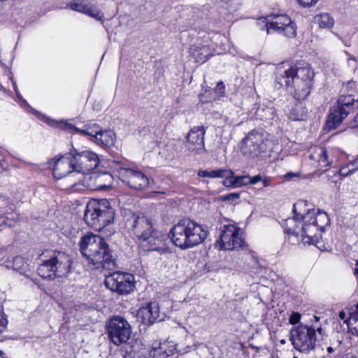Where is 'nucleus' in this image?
<instances>
[{"instance_id":"nucleus-1","label":"nucleus","mask_w":358,"mask_h":358,"mask_svg":"<svg viewBox=\"0 0 358 358\" xmlns=\"http://www.w3.org/2000/svg\"><path fill=\"white\" fill-rule=\"evenodd\" d=\"M292 212V217L282 221L285 232L299 237L304 245H315L320 248L322 232L330 224L327 213L314 208L306 200L297 201L293 205Z\"/></svg>"},{"instance_id":"nucleus-2","label":"nucleus","mask_w":358,"mask_h":358,"mask_svg":"<svg viewBox=\"0 0 358 358\" xmlns=\"http://www.w3.org/2000/svg\"><path fill=\"white\" fill-rule=\"evenodd\" d=\"M315 73L306 63L282 62L277 68L276 82L287 87L297 101L304 100L310 94Z\"/></svg>"},{"instance_id":"nucleus-3","label":"nucleus","mask_w":358,"mask_h":358,"mask_svg":"<svg viewBox=\"0 0 358 358\" xmlns=\"http://www.w3.org/2000/svg\"><path fill=\"white\" fill-rule=\"evenodd\" d=\"M79 245L82 255L96 268L110 269L115 265L112 251L100 236L87 234L80 238Z\"/></svg>"},{"instance_id":"nucleus-4","label":"nucleus","mask_w":358,"mask_h":358,"mask_svg":"<svg viewBox=\"0 0 358 358\" xmlns=\"http://www.w3.org/2000/svg\"><path fill=\"white\" fill-rule=\"evenodd\" d=\"M208 234L206 227L192 220L183 219L172 227L169 236L176 247L185 250L203 243Z\"/></svg>"},{"instance_id":"nucleus-5","label":"nucleus","mask_w":358,"mask_h":358,"mask_svg":"<svg viewBox=\"0 0 358 358\" xmlns=\"http://www.w3.org/2000/svg\"><path fill=\"white\" fill-rule=\"evenodd\" d=\"M115 211L106 199H91L86 206L84 221L90 227L97 231L103 230L112 223Z\"/></svg>"},{"instance_id":"nucleus-6","label":"nucleus","mask_w":358,"mask_h":358,"mask_svg":"<svg viewBox=\"0 0 358 358\" xmlns=\"http://www.w3.org/2000/svg\"><path fill=\"white\" fill-rule=\"evenodd\" d=\"M71 258L62 252H53L52 255L40 264L37 271L44 279L62 278L70 271Z\"/></svg>"},{"instance_id":"nucleus-7","label":"nucleus","mask_w":358,"mask_h":358,"mask_svg":"<svg viewBox=\"0 0 358 358\" xmlns=\"http://www.w3.org/2000/svg\"><path fill=\"white\" fill-rule=\"evenodd\" d=\"M272 145L271 136L268 132L255 129L249 132L242 140L241 150L243 155L255 158L271 150Z\"/></svg>"},{"instance_id":"nucleus-8","label":"nucleus","mask_w":358,"mask_h":358,"mask_svg":"<svg viewBox=\"0 0 358 358\" xmlns=\"http://www.w3.org/2000/svg\"><path fill=\"white\" fill-rule=\"evenodd\" d=\"M357 109H358V100L350 95L341 96L336 104L329 110L324 129L330 131L336 129L348 114Z\"/></svg>"},{"instance_id":"nucleus-9","label":"nucleus","mask_w":358,"mask_h":358,"mask_svg":"<svg viewBox=\"0 0 358 358\" xmlns=\"http://www.w3.org/2000/svg\"><path fill=\"white\" fill-rule=\"evenodd\" d=\"M316 331L321 334L322 329L300 324L290 331V340L294 348L303 353H309L315 348Z\"/></svg>"},{"instance_id":"nucleus-10","label":"nucleus","mask_w":358,"mask_h":358,"mask_svg":"<svg viewBox=\"0 0 358 358\" xmlns=\"http://www.w3.org/2000/svg\"><path fill=\"white\" fill-rule=\"evenodd\" d=\"M111 167L116 169L119 178L131 188L142 190L150 185L149 178L141 171L124 168L117 161L112 162Z\"/></svg>"},{"instance_id":"nucleus-11","label":"nucleus","mask_w":358,"mask_h":358,"mask_svg":"<svg viewBox=\"0 0 358 358\" xmlns=\"http://www.w3.org/2000/svg\"><path fill=\"white\" fill-rule=\"evenodd\" d=\"M220 230V238L216 242V246L220 250H231L244 247L245 241L242 238L241 229L236 224H224Z\"/></svg>"},{"instance_id":"nucleus-12","label":"nucleus","mask_w":358,"mask_h":358,"mask_svg":"<svg viewBox=\"0 0 358 358\" xmlns=\"http://www.w3.org/2000/svg\"><path fill=\"white\" fill-rule=\"evenodd\" d=\"M109 339L115 345L128 341L131 334V327L126 319L121 316H113L107 324Z\"/></svg>"},{"instance_id":"nucleus-13","label":"nucleus","mask_w":358,"mask_h":358,"mask_svg":"<svg viewBox=\"0 0 358 358\" xmlns=\"http://www.w3.org/2000/svg\"><path fill=\"white\" fill-rule=\"evenodd\" d=\"M105 285L112 292L127 295L135 288L134 276L129 273L113 272L106 277Z\"/></svg>"},{"instance_id":"nucleus-14","label":"nucleus","mask_w":358,"mask_h":358,"mask_svg":"<svg viewBox=\"0 0 358 358\" xmlns=\"http://www.w3.org/2000/svg\"><path fill=\"white\" fill-rule=\"evenodd\" d=\"M73 157L74 171L77 173L87 174L93 171L99 164L98 155L89 150H71Z\"/></svg>"},{"instance_id":"nucleus-15","label":"nucleus","mask_w":358,"mask_h":358,"mask_svg":"<svg viewBox=\"0 0 358 358\" xmlns=\"http://www.w3.org/2000/svg\"><path fill=\"white\" fill-rule=\"evenodd\" d=\"M269 23L268 34L273 31L288 38H292L296 36V24L287 15H270Z\"/></svg>"},{"instance_id":"nucleus-16","label":"nucleus","mask_w":358,"mask_h":358,"mask_svg":"<svg viewBox=\"0 0 358 358\" xmlns=\"http://www.w3.org/2000/svg\"><path fill=\"white\" fill-rule=\"evenodd\" d=\"M138 241L140 247L143 251H156L160 254L166 253L168 251L164 235L156 229H154Z\"/></svg>"},{"instance_id":"nucleus-17","label":"nucleus","mask_w":358,"mask_h":358,"mask_svg":"<svg viewBox=\"0 0 358 358\" xmlns=\"http://www.w3.org/2000/svg\"><path fill=\"white\" fill-rule=\"evenodd\" d=\"M206 130L203 127H194L187 136L186 148L190 152L197 155L205 152L204 136Z\"/></svg>"},{"instance_id":"nucleus-18","label":"nucleus","mask_w":358,"mask_h":358,"mask_svg":"<svg viewBox=\"0 0 358 358\" xmlns=\"http://www.w3.org/2000/svg\"><path fill=\"white\" fill-rule=\"evenodd\" d=\"M50 165H53L52 173L55 179H61L74 171L71 152L60 157L57 159H52Z\"/></svg>"},{"instance_id":"nucleus-19","label":"nucleus","mask_w":358,"mask_h":358,"mask_svg":"<svg viewBox=\"0 0 358 358\" xmlns=\"http://www.w3.org/2000/svg\"><path fill=\"white\" fill-rule=\"evenodd\" d=\"M68 6L74 11L83 13L99 21H103V13L95 5L85 0H73Z\"/></svg>"},{"instance_id":"nucleus-20","label":"nucleus","mask_w":358,"mask_h":358,"mask_svg":"<svg viewBox=\"0 0 358 358\" xmlns=\"http://www.w3.org/2000/svg\"><path fill=\"white\" fill-rule=\"evenodd\" d=\"M130 229L139 241L155 229L150 219L144 215H134Z\"/></svg>"},{"instance_id":"nucleus-21","label":"nucleus","mask_w":358,"mask_h":358,"mask_svg":"<svg viewBox=\"0 0 358 358\" xmlns=\"http://www.w3.org/2000/svg\"><path fill=\"white\" fill-rule=\"evenodd\" d=\"M138 315L142 319V322L145 324H152L156 321L162 320L159 315V305L153 301L141 307L138 312Z\"/></svg>"},{"instance_id":"nucleus-22","label":"nucleus","mask_w":358,"mask_h":358,"mask_svg":"<svg viewBox=\"0 0 358 358\" xmlns=\"http://www.w3.org/2000/svg\"><path fill=\"white\" fill-rule=\"evenodd\" d=\"M65 128L73 129L78 134L90 136V140L92 142L95 140V136L98 135L101 129L99 124L95 123L86 124L83 129H78L71 124H66Z\"/></svg>"},{"instance_id":"nucleus-23","label":"nucleus","mask_w":358,"mask_h":358,"mask_svg":"<svg viewBox=\"0 0 358 358\" xmlns=\"http://www.w3.org/2000/svg\"><path fill=\"white\" fill-rule=\"evenodd\" d=\"M190 54L197 63H204L212 55L211 50L208 45H194L190 48Z\"/></svg>"},{"instance_id":"nucleus-24","label":"nucleus","mask_w":358,"mask_h":358,"mask_svg":"<svg viewBox=\"0 0 358 358\" xmlns=\"http://www.w3.org/2000/svg\"><path fill=\"white\" fill-rule=\"evenodd\" d=\"M335 152L336 151L333 150H327L324 148H319L316 152L319 166L321 167H327L331 165L336 160Z\"/></svg>"},{"instance_id":"nucleus-25","label":"nucleus","mask_w":358,"mask_h":358,"mask_svg":"<svg viewBox=\"0 0 358 358\" xmlns=\"http://www.w3.org/2000/svg\"><path fill=\"white\" fill-rule=\"evenodd\" d=\"M115 135L111 130H102L101 129L97 136H95L94 143L105 147L114 145Z\"/></svg>"},{"instance_id":"nucleus-26","label":"nucleus","mask_w":358,"mask_h":358,"mask_svg":"<svg viewBox=\"0 0 358 358\" xmlns=\"http://www.w3.org/2000/svg\"><path fill=\"white\" fill-rule=\"evenodd\" d=\"M306 112L303 103L298 101L289 109L288 117L294 121L303 120L306 116Z\"/></svg>"},{"instance_id":"nucleus-27","label":"nucleus","mask_w":358,"mask_h":358,"mask_svg":"<svg viewBox=\"0 0 358 358\" xmlns=\"http://www.w3.org/2000/svg\"><path fill=\"white\" fill-rule=\"evenodd\" d=\"M345 322L349 331L358 336V303L349 311V317Z\"/></svg>"},{"instance_id":"nucleus-28","label":"nucleus","mask_w":358,"mask_h":358,"mask_svg":"<svg viewBox=\"0 0 358 358\" xmlns=\"http://www.w3.org/2000/svg\"><path fill=\"white\" fill-rule=\"evenodd\" d=\"M161 355H165V350L161 348L160 342L155 341L152 343L150 350H146L143 349L141 356H142L143 358H158V357Z\"/></svg>"},{"instance_id":"nucleus-29","label":"nucleus","mask_w":358,"mask_h":358,"mask_svg":"<svg viewBox=\"0 0 358 358\" xmlns=\"http://www.w3.org/2000/svg\"><path fill=\"white\" fill-rule=\"evenodd\" d=\"M228 173L227 169H217L215 170H199L198 171V176L201 178H222Z\"/></svg>"},{"instance_id":"nucleus-30","label":"nucleus","mask_w":358,"mask_h":358,"mask_svg":"<svg viewBox=\"0 0 358 358\" xmlns=\"http://www.w3.org/2000/svg\"><path fill=\"white\" fill-rule=\"evenodd\" d=\"M275 109L273 107L260 106L257 109V117L262 120H271L275 117Z\"/></svg>"},{"instance_id":"nucleus-31","label":"nucleus","mask_w":358,"mask_h":358,"mask_svg":"<svg viewBox=\"0 0 358 358\" xmlns=\"http://www.w3.org/2000/svg\"><path fill=\"white\" fill-rule=\"evenodd\" d=\"M7 268H12L15 271H22L24 270L25 261L21 256H16L13 258L12 262L7 261L2 263Z\"/></svg>"},{"instance_id":"nucleus-32","label":"nucleus","mask_w":358,"mask_h":358,"mask_svg":"<svg viewBox=\"0 0 358 358\" xmlns=\"http://www.w3.org/2000/svg\"><path fill=\"white\" fill-rule=\"evenodd\" d=\"M315 22H317L320 27L330 29L333 27L334 19L328 13H322L315 17Z\"/></svg>"},{"instance_id":"nucleus-33","label":"nucleus","mask_w":358,"mask_h":358,"mask_svg":"<svg viewBox=\"0 0 358 358\" xmlns=\"http://www.w3.org/2000/svg\"><path fill=\"white\" fill-rule=\"evenodd\" d=\"M223 178H224L222 181L224 186L227 187L236 188L235 176L231 170L228 169V173H226V176H224Z\"/></svg>"},{"instance_id":"nucleus-34","label":"nucleus","mask_w":358,"mask_h":358,"mask_svg":"<svg viewBox=\"0 0 358 358\" xmlns=\"http://www.w3.org/2000/svg\"><path fill=\"white\" fill-rule=\"evenodd\" d=\"M270 22V15L266 17H261L256 21V24L259 27L260 29H266L268 32V25Z\"/></svg>"},{"instance_id":"nucleus-35","label":"nucleus","mask_w":358,"mask_h":358,"mask_svg":"<svg viewBox=\"0 0 358 358\" xmlns=\"http://www.w3.org/2000/svg\"><path fill=\"white\" fill-rule=\"evenodd\" d=\"M355 172V168H350L348 164L342 166L339 169V175L343 177H347Z\"/></svg>"},{"instance_id":"nucleus-36","label":"nucleus","mask_w":358,"mask_h":358,"mask_svg":"<svg viewBox=\"0 0 358 358\" xmlns=\"http://www.w3.org/2000/svg\"><path fill=\"white\" fill-rule=\"evenodd\" d=\"M236 188L248 185V175L235 176Z\"/></svg>"},{"instance_id":"nucleus-37","label":"nucleus","mask_w":358,"mask_h":358,"mask_svg":"<svg viewBox=\"0 0 358 358\" xmlns=\"http://www.w3.org/2000/svg\"><path fill=\"white\" fill-rule=\"evenodd\" d=\"M239 198L240 194L234 192L222 196V200L224 201H230L231 203H235Z\"/></svg>"},{"instance_id":"nucleus-38","label":"nucleus","mask_w":358,"mask_h":358,"mask_svg":"<svg viewBox=\"0 0 358 358\" xmlns=\"http://www.w3.org/2000/svg\"><path fill=\"white\" fill-rule=\"evenodd\" d=\"M8 320L3 313V308L0 307V332H3L7 327Z\"/></svg>"},{"instance_id":"nucleus-39","label":"nucleus","mask_w":358,"mask_h":358,"mask_svg":"<svg viewBox=\"0 0 358 358\" xmlns=\"http://www.w3.org/2000/svg\"><path fill=\"white\" fill-rule=\"evenodd\" d=\"M301 315L299 313L292 312L289 317V322L291 324H297L301 320Z\"/></svg>"},{"instance_id":"nucleus-40","label":"nucleus","mask_w":358,"mask_h":358,"mask_svg":"<svg viewBox=\"0 0 358 358\" xmlns=\"http://www.w3.org/2000/svg\"><path fill=\"white\" fill-rule=\"evenodd\" d=\"M299 3L303 7H309L315 4L319 0H297Z\"/></svg>"},{"instance_id":"nucleus-41","label":"nucleus","mask_w":358,"mask_h":358,"mask_svg":"<svg viewBox=\"0 0 358 358\" xmlns=\"http://www.w3.org/2000/svg\"><path fill=\"white\" fill-rule=\"evenodd\" d=\"M224 84L222 81H220L217 83L214 91L218 93L219 96H222L224 94Z\"/></svg>"},{"instance_id":"nucleus-42","label":"nucleus","mask_w":358,"mask_h":358,"mask_svg":"<svg viewBox=\"0 0 358 358\" xmlns=\"http://www.w3.org/2000/svg\"><path fill=\"white\" fill-rule=\"evenodd\" d=\"M261 180L262 176L259 174L253 177H250V176L248 175V185H255L258 182H260Z\"/></svg>"},{"instance_id":"nucleus-43","label":"nucleus","mask_w":358,"mask_h":358,"mask_svg":"<svg viewBox=\"0 0 358 358\" xmlns=\"http://www.w3.org/2000/svg\"><path fill=\"white\" fill-rule=\"evenodd\" d=\"M350 127L351 129H353L355 132H358V113L356 115L354 120L350 122Z\"/></svg>"},{"instance_id":"nucleus-44","label":"nucleus","mask_w":358,"mask_h":358,"mask_svg":"<svg viewBox=\"0 0 358 358\" xmlns=\"http://www.w3.org/2000/svg\"><path fill=\"white\" fill-rule=\"evenodd\" d=\"M252 264H253V266L252 268V271H251L252 273H259V271H260V270L262 268L259 266L258 262L255 259H252Z\"/></svg>"},{"instance_id":"nucleus-45","label":"nucleus","mask_w":358,"mask_h":358,"mask_svg":"<svg viewBox=\"0 0 358 358\" xmlns=\"http://www.w3.org/2000/svg\"><path fill=\"white\" fill-rule=\"evenodd\" d=\"M338 317L341 320H343L345 323H346L345 321H347V320L349 317V312L347 313L343 310L340 311V313L338 314Z\"/></svg>"},{"instance_id":"nucleus-46","label":"nucleus","mask_w":358,"mask_h":358,"mask_svg":"<svg viewBox=\"0 0 358 358\" xmlns=\"http://www.w3.org/2000/svg\"><path fill=\"white\" fill-rule=\"evenodd\" d=\"M348 164L350 168H351V166H356V168H355V171H357L358 170V157L353 159L352 160L349 161L348 162Z\"/></svg>"},{"instance_id":"nucleus-47","label":"nucleus","mask_w":358,"mask_h":358,"mask_svg":"<svg viewBox=\"0 0 358 358\" xmlns=\"http://www.w3.org/2000/svg\"><path fill=\"white\" fill-rule=\"evenodd\" d=\"M14 90L15 92V94H16V96H17L18 99H20L22 100V102L27 106H29V104L27 103V101L25 100H24L19 92V90L17 89V86L15 84H14Z\"/></svg>"},{"instance_id":"nucleus-48","label":"nucleus","mask_w":358,"mask_h":358,"mask_svg":"<svg viewBox=\"0 0 358 358\" xmlns=\"http://www.w3.org/2000/svg\"><path fill=\"white\" fill-rule=\"evenodd\" d=\"M299 176V174L297 173H287L285 175V179H287V180H290L291 178H294V177H297Z\"/></svg>"},{"instance_id":"nucleus-49","label":"nucleus","mask_w":358,"mask_h":358,"mask_svg":"<svg viewBox=\"0 0 358 358\" xmlns=\"http://www.w3.org/2000/svg\"><path fill=\"white\" fill-rule=\"evenodd\" d=\"M45 121L50 126H55V122L53 120H50L49 117H44Z\"/></svg>"},{"instance_id":"nucleus-50","label":"nucleus","mask_w":358,"mask_h":358,"mask_svg":"<svg viewBox=\"0 0 358 358\" xmlns=\"http://www.w3.org/2000/svg\"><path fill=\"white\" fill-rule=\"evenodd\" d=\"M263 183L264 187H268L270 185V179L268 178H262L261 180Z\"/></svg>"},{"instance_id":"nucleus-51","label":"nucleus","mask_w":358,"mask_h":358,"mask_svg":"<svg viewBox=\"0 0 358 358\" xmlns=\"http://www.w3.org/2000/svg\"><path fill=\"white\" fill-rule=\"evenodd\" d=\"M354 275L356 276V278L358 280V268H355L353 270Z\"/></svg>"},{"instance_id":"nucleus-52","label":"nucleus","mask_w":358,"mask_h":358,"mask_svg":"<svg viewBox=\"0 0 358 358\" xmlns=\"http://www.w3.org/2000/svg\"><path fill=\"white\" fill-rule=\"evenodd\" d=\"M327 350L329 353H332L334 352V349L332 347H328Z\"/></svg>"},{"instance_id":"nucleus-53","label":"nucleus","mask_w":358,"mask_h":358,"mask_svg":"<svg viewBox=\"0 0 358 358\" xmlns=\"http://www.w3.org/2000/svg\"><path fill=\"white\" fill-rule=\"evenodd\" d=\"M0 358H6L5 357L3 352H2V351H0Z\"/></svg>"},{"instance_id":"nucleus-54","label":"nucleus","mask_w":358,"mask_h":358,"mask_svg":"<svg viewBox=\"0 0 358 358\" xmlns=\"http://www.w3.org/2000/svg\"><path fill=\"white\" fill-rule=\"evenodd\" d=\"M314 318H315V321H318L320 320L319 317H317V316H314Z\"/></svg>"},{"instance_id":"nucleus-55","label":"nucleus","mask_w":358,"mask_h":358,"mask_svg":"<svg viewBox=\"0 0 358 358\" xmlns=\"http://www.w3.org/2000/svg\"><path fill=\"white\" fill-rule=\"evenodd\" d=\"M310 157L311 159H314V158H315V156H314V155H310Z\"/></svg>"},{"instance_id":"nucleus-56","label":"nucleus","mask_w":358,"mask_h":358,"mask_svg":"<svg viewBox=\"0 0 358 358\" xmlns=\"http://www.w3.org/2000/svg\"><path fill=\"white\" fill-rule=\"evenodd\" d=\"M351 168H356V166H351Z\"/></svg>"},{"instance_id":"nucleus-57","label":"nucleus","mask_w":358,"mask_h":358,"mask_svg":"<svg viewBox=\"0 0 358 358\" xmlns=\"http://www.w3.org/2000/svg\"><path fill=\"white\" fill-rule=\"evenodd\" d=\"M356 266H357V268H358V261L357 262Z\"/></svg>"},{"instance_id":"nucleus-58","label":"nucleus","mask_w":358,"mask_h":358,"mask_svg":"<svg viewBox=\"0 0 358 358\" xmlns=\"http://www.w3.org/2000/svg\"><path fill=\"white\" fill-rule=\"evenodd\" d=\"M294 358H296V357H294Z\"/></svg>"}]
</instances>
